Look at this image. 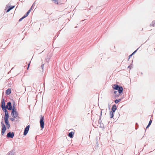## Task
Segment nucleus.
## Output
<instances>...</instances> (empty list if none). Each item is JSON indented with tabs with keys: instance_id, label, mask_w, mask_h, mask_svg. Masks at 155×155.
Listing matches in <instances>:
<instances>
[{
	"instance_id": "obj_1",
	"label": "nucleus",
	"mask_w": 155,
	"mask_h": 155,
	"mask_svg": "<svg viewBox=\"0 0 155 155\" xmlns=\"http://www.w3.org/2000/svg\"><path fill=\"white\" fill-rule=\"evenodd\" d=\"M40 124L41 127V129H43L44 128V116L42 115H41L40 117Z\"/></svg>"
},
{
	"instance_id": "obj_2",
	"label": "nucleus",
	"mask_w": 155,
	"mask_h": 155,
	"mask_svg": "<svg viewBox=\"0 0 155 155\" xmlns=\"http://www.w3.org/2000/svg\"><path fill=\"white\" fill-rule=\"evenodd\" d=\"M1 124L2 127L1 134L2 135H3L6 130V128L5 125L2 121L1 122Z\"/></svg>"
},
{
	"instance_id": "obj_3",
	"label": "nucleus",
	"mask_w": 155,
	"mask_h": 155,
	"mask_svg": "<svg viewBox=\"0 0 155 155\" xmlns=\"http://www.w3.org/2000/svg\"><path fill=\"white\" fill-rule=\"evenodd\" d=\"M6 107L9 110H11L12 109V106L11 102H8L6 105Z\"/></svg>"
},
{
	"instance_id": "obj_4",
	"label": "nucleus",
	"mask_w": 155,
	"mask_h": 155,
	"mask_svg": "<svg viewBox=\"0 0 155 155\" xmlns=\"http://www.w3.org/2000/svg\"><path fill=\"white\" fill-rule=\"evenodd\" d=\"M29 127H30V126L29 125H28L25 128L24 131V133H23V135H26L28 133V131Z\"/></svg>"
},
{
	"instance_id": "obj_5",
	"label": "nucleus",
	"mask_w": 155,
	"mask_h": 155,
	"mask_svg": "<svg viewBox=\"0 0 155 155\" xmlns=\"http://www.w3.org/2000/svg\"><path fill=\"white\" fill-rule=\"evenodd\" d=\"M2 110H3L5 112V116H9V114H8V111L6 110L7 108L6 107V106L4 107H2Z\"/></svg>"
},
{
	"instance_id": "obj_6",
	"label": "nucleus",
	"mask_w": 155,
	"mask_h": 155,
	"mask_svg": "<svg viewBox=\"0 0 155 155\" xmlns=\"http://www.w3.org/2000/svg\"><path fill=\"white\" fill-rule=\"evenodd\" d=\"M14 134L13 132H8L7 135V137H10L11 138H12L14 137Z\"/></svg>"
},
{
	"instance_id": "obj_7",
	"label": "nucleus",
	"mask_w": 155,
	"mask_h": 155,
	"mask_svg": "<svg viewBox=\"0 0 155 155\" xmlns=\"http://www.w3.org/2000/svg\"><path fill=\"white\" fill-rule=\"evenodd\" d=\"M9 116H7L6 115L4 116L5 122L6 125L9 124L8 122Z\"/></svg>"
},
{
	"instance_id": "obj_8",
	"label": "nucleus",
	"mask_w": 155,
	"mask_h": 155,
	"mask_svg": "<svg viewBox=\"0 0 155 155\" xmlns=\"http://www.w3.org/2000/svg\"><path fill=\"white\" fill-rule=\"evenodd\" d=\"M34 3L32 5V6L31 7V8L29 9V10L26 12V13L24 16L25 18L26 17H27L28 15L29 14L31 10L32 9V8L33 5H34Z\"/></svg>"
},
{
	"instance_id": "obj_9",
	"label": "nucleus",
	"mask_w": 155,
	"mask_h": 155,
	"mask_svg": "<svg viewBox=\"0 0 155 155\" xmlns=\"http://www.w3.org/2000/svg\"><path fill=\"white\" fill-rule=\"evenodd\" d=\"M11 115L12 117H15L17 118L18 116V114L17 111H15L13 112V114H12V113H11Z\"/></svg>"
},
{
	"instance_id": "obj_10",
	"label": "nucleus",
	"mask_w": 155,
	"mask_h": 155,
	"mask_svg": "<svg viewBox=\"0 0 155 155\" xmlns=\"http://www.w3.org/2000/svg\"><path fill=\"white\" fill-rule=\"evenodd\" d=\"M117 107L116 105L115 104H114L112 106V109H111L112 111H112L113 113H114L115 112L116 110L117 109Z\"/></svg>"
},
{
	"instance_id": "obj_11",
	"label": "nucleus",
	"mask_w": 155,
	"mask_h": 155,
	"mask_svg": "<svg viewBox=\"0 0 155 155\" xmlns=\"http://www.w3.org/2000/svg\"><path fill=\"white\" fill-rule=\"evenodd\" d=\"M123 90L122 87L120 86L117 90L119 93V94H121L123 92Z\"/></svg>"
},
{
	"instance_id": "obj_12",
	"label": "nucleus",
	"mask_w": 155,
	"mask_h": 155,
	"mask_svg": "<svg viewBox=\"0 0 155 155\" xmlns=\"http://www.w3.org/2000/svg\"><path fill=\"white\" fill-rule=\"evenodd\" d=\"M120 87V86L117 84H114L113 87L114 89L117 90Z\"/></svg>"
},
{
	"instance_id": "obj_13",
	"label": "nucleus",
	"mask_w": 155,
	"mask_h": 155,
	"mask_svg": "<svg viewBox=\"0 0 155 155\" xmlns=\"http://www.w3.org/2000/svg\"><path fill=\"white\" fill-rule=\"evenodd\" d=\"M5 107V100L3 98H2L1 102V107Z\"/></svg>"
},
{
	"instance_id": "obj_14",
	"label": "nucleus",
	"mask_w": 155,
	"mask_h": 155,
	"mask_svg": "<svg viewBox=\"0 0 155 155\" xmlns=\"http://www.w3.org/2000/svg\"><path fill=\"white\" fill-rule=\"evenodd\" d=\"M14 105H15V104H13V107H12V109H11V110H12L11 113H12V114H13V112H14L15 111H16V110L15 108V107Z\"/></svg>"
},
{
	"instance_id": "obj_15",
	"label": "nucleus",
	"mask_w": 155,
	"mask_h": 155,
	"mask_svg": "<svg viewBox=\"0 0 155 155\" xmlns=\"http://www.w3.org/2000/svg\"><path fill=\"white\" fill-rule=\"evenodd\" d=\"M74 134V132H71L68 134V136L71 138H72L73 137Z\"/></svg>"
},
{
	"instance_id": "obj_16",
	"label": "nucleus",
	"mask_w": 155,
	"mask_h": 155,
	"mask_svg": "<svg viewBox=\"0 0 155 155\" xmlns=\"http://www.w3.org/2000/svg\"><path fill=\"white\" fill-rule=\"evenodd\" d=\"M15 6H9L8 9L7 10L6 12H8L10 10H12L15 7Z\"/></svg>"
},
{
	"instance_id": "obj_17",
	"label": "nucleus",
	"mask_w": 155,
	"mask_h": 155,
	"mask_svg": "<svg viewBox=\"0 0 155 155\" xmlns=\"http://www.w3.org/2000/svg\"><path fill=\"white\" fill-rule=\"evenodd\" d=\"M11 93V89L10 88H8L6 91V94L7 95Z\"/></svg>"
},
{
	"instance_id": "obj_18",
	"label": "nucleus",
	"mask_w": 155,
	"mask_h": 155,
	"mask_svg": "<svg viewBox=\"0 0 155 155\" xmlns=\"http://www.w3.org/2000/svg\"><path fill=\"white\" fill-rule=\"evenodd\" d=\"M113 112L112 111H110V117L111 118H112L114 116V114Z\"/></svg>"
},
{
	"instance_id": "obj_19",
	"label": "nucleus",
	"mask_w": 155,
	"mask_h": 155,
	"mask_svg": "<svg viewBox=\"0 0 155 155\" xmlns=\"http://www.w3.org/2000/svg\"><path fill=\"white\" fill-rule=\"evenodd\" d=\"M53 2H54V3L58 4V0H51Z\"/></svg>"
},
{
	"instance_id": "obj_20",
	"label": "nucleus",
	"mask_w": 155,
	"mask_h": 155,
	"mask_svg": "<svg viewBox=\"0 0 155 155\" xmlns=\"http://www.w3.org/2000/svg\"><path fill=\"white\" fill-rule=\"evenodd\" d=\"M150 25L153 26L155 25V20L152 21Z\"/></svg>"
},
{
	"instance_id": "obj_21",
	"label": "nucleus",
	"mask_w": 155,
	"mask_h": 155,
	"mask_svg": "<svg viewBox=\"0 0 155 155\" xmlns=\"http://www.w3.org/2000/svg\"><path fill=\"white\" fill-rule=\"evenodd\" d=\"M152 120H150V121H149V123H148V127H149L150 126V125H151V124L152 123Z\"/></svg>"
},
{
	"instance_id": "obj_22",
	"label": "nucleus",
	"mask_w": 155,
	"mask_h": 155,
	"mask_svg": "<svg viewBox=\"0 0 155 155\" xmlns=\"http://www.w3.org/2000/svg\"><path fill=\"white\" fill-rule=\"evenodd\" d=\"M25 17L23 16V17H22V18H20L19 20V21H21L22 19H23Z\"/></svg>"
},
{
	"instance_id": "obj_23",
	"label": "nucleus",
	"mask_w": 155,
	"mask_h": 155,
	"mask_svg": "<svg viewBox=\"0 0 155 155\" xmlns=\"http://www.w3.org/2000/svg\"><path fill=\"white\" fill-rule=\"evenodd\" d=\"M16 118V117H12V118H11L10 119L12 121H14L15 119V118Z\"/></svg>"
},
{
	"instance_id": "obj_24",
	"label": "nucleus",
	"mask_w": 155,
	"mask_h": 155,
	"mask_svg": "<svg viewBox=\"0 0 155 155\" xmlns=\"http://www.w3.org/2000/svg\"><path fill=\"white\" fill-rule=\"evenodd\" d=\"M6 127H7V128L8 129H9L10 127V124H6Z\"/></svg>"
},
{
	"instance_id": "obj_25",
	"label": "nucleus",
	"mask_w": 155,
	"mask_h": 155,
	"mask_svg": "<svg viewBox=\"0 0 155 155\" xmlns=\"http://www.w3.org/2000/svg\"><path fill=\"white\" fill-rule=\"evenodd\" d=\"M114 102H115V103L116 104H117V103H118L119 102L118 101L117 99V100H115L114 101Z\"/></svg>"
},
{
	"instance_id": "obj_26",
	"label": "nucleus",
	"mask_w": 155,
	"mask_h": 155,
	"mask_svg": "<svg viewBox=\"0 0 155 155\" xmlns=\"http://www.w3.org/2000/svg\"><path fill=\"white\" fill-rule=\"evenodd\" d=\"M8 155H13L12 153V152H9Z\"/></svg>"
},
{
	"instance_id": "obj_27",
	"label": "nucleus",
	"mask_w": 155,
	"mask_h": 155,
	"mask_svg": "<svg viewBox=\"0 0 155 155\" xmlns=\"http://www.w3.org/2000/svg\"><path fill=\"white\" fill-rule=\"evenodd\" d=\"M138 49V48L136 50H135V51H134L132 54V55H133V54H134L136 51H137V50Z\"/></svg>"
},
{
	"instance_id": "obj_28",
	"label": "nucleus",
	"mask_w": 155,
	"mask_h": 155,
	"mask_svg": "<svg viewBox=\"0 0 155 155\" xmlns=\"http://www.w3.org/2000/svg\"><path fill=\"white\" fill-rule=\"evenodd\" d=\"M117 100L119 102H120L122 100V99H118Z\"/></svg>"
},
{
	"instance_id": "obj_29",
	"label": "nucleus",
	"mask_w": 155,
	"mask_h": 155,
	"mask_svg": "<svg viewBox=\"0 0 155 155\" xmlns=\"http://www.w3.org/2000/svg\"><path fill=\"white\" fill-rule=\"evenodd\" d=\"M132 54H131L129 56V58H130V57H131V56H132Z\"/></svg>"
},
{
	"instance_id": "obj_30",
	"label": "nucleus",
	"mask_w": 155,
	"mask_h": 155,
	"mask_svg": "<svg viewBox=\"0 0 155 155\" xmlns=\"http://www.w3.org/2000/svg\"><path fill=\"white\" fill-rule=\"evenodd\" d=\"M29 65H30V63H29L28 64V67L27 68V69H28V68H29Z\"/></svg>"
},
{
	"instance_id": "obj_31",
	"label": "nucleus",
	"mask_w": 155,
	"mask_h": 155,
	"mask_svg": "<svg viewBox=\"0 0 155 155\" xmlns=\"http://www.w3.org/2000/svg\"><path fill=\"white\" fill-rule=\"evenodd\" d=\"M44 64L41 65V67L42 69H43V67H44Z\"/></svg>"
},
{
	"instance_id": "obj_32",
	"label": "nucleus",
	"mask_w": 155,
	"mask_h": 155,
	"mask_svg": "<svg viewBox=\"0 0 155 155\" xmlns=\"http://www.w3.org/2000/svg\"><path fill=\"white\" fill-rule=\"evenodd\" d=\"M131 66V65H129L128 66V68H129L130 69V67Z\"/></svg>"
},
{
	"instance_id": "obj_33",
	"label": "nucleus",
	"mask_w": 155,
	"mask_h": 155,
	"mask_svg": "<svg viewBox=\"0 0 155 155\" xmlns=\"http://www.w3.org/2000/svg\"><path fill=\"white\" fill-rule=\"evenodd\" d=\"M117 91H114V93L115 94H116L117 93Z\"/></svg>"
},
{
	"instance_id": "obj_34",
	"label": "nucleus",
	"mask_w": 155,
	"mask_h": 155,
	"mask_svg": "<svg viewBox=\"0 0 155 155\" xmlns=\"http://www.w3.org/2000/svg\"><path fill=\"white\" fill-rule=\"evenodd\" d=\"M148 125L147 126V127H146V129H147L149 127H148Z\"/></svg>"
},
{
	"instance_id": "obj_35",
	"label": "nucleus",
	"mask_w": 155,
	"mask_h": 155,
	"mask_svg": "<svg viewBox=\"0 0 155 155\" xmlns=\"http://www.w3.org/2000/svg\"><path fill=\"white\" fill-rule=\"evenodd\" d=\"M98 122H100V123H101V120H99Z\"/></svg>"
},
{
	"instance_id": "obj_36",
	"label": "nucleus",
	"mask_w": 155,
	"mask_h": 155,
	"mask_svg": "<svg viewBox=\"0 0 155 155\" xmlns=\"http://www.w3.org/2000/svg\"><path fill=\"white\" fill-rule=\"evenodd\" d=\"M102 115V111H101V114H100V115L101 116Z\"/></svg>"
},
{
	"instance_id": "obj_37",
	"label": "nucleus",
	"mask_w": 155,
	"mask_h": 155,
	"mask_svg": "<svg viewBox=\"0 0 155 155\" xmlns=\"http://www.w3.org/2000/svg\"><path fill=\"white\" fill-rule=\"evenodd\" d=\"M77 28V26H76L75 27V28Z\"/></svg>"
}]
</instances>
